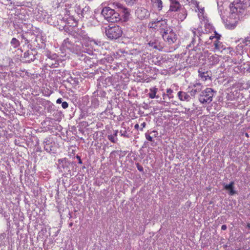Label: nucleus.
<instances>
[{
	"mask_svg": "<svg viewBox=\"0 0 250 250\" xmlns=\"http://www.w3.org/2000/svg\"><path fill=\"white\" fill-rule=\"evenodd\" d=\"M125 16H128L129 15V13L128 12H126L125 13Z\"/></svg>",
	"mask_w": 250,
	"mask_h": 250,
	"instance_id": "45",
	"label": "nucleus"
},
{
	"mask_svg": "<svg viewBox=\"0 0 250 250\" xmlns=\"http://www.w3.org/2000/svg\"><path fill=\"white\" fill-rule=\"evenodd\" d=\"M211 58L213 59V60H215V62H218V61H219L218 56L216 55H212L210 57V59Z\"/></svg>",
	"mask_w": 250,
	"mask_h": 250,
	"instance_id": "33",
	"label": "nucleus"
},
{
	"mask_svg": "<svg viewBox=\"0 0 250 250\" xmlns=\"http://www.w3.org/2000/svg\"><path fill=\"white\" fill-rule=\"evenodd\" d=\"M214 90L210 88H207L202 91L199 96V100L202 104L210 103L212 101Z\"/></svg>",
	"mask_w": 250,
	"mask_h": 250,
	"instance_id": "4",
	"label": "nucleus"
},
{
	"mask_svg": "<svg viewBox=\"0 0 250 250\" xmlns=\"http://www.w3.org/2000/svg\"><path fill=\"white\" fill-rule=\"evenodd\" d=\"M21 38L22 39L21 42L22 43H24L25 44H27L29 42V41L27 40V38L25 37V35H21Z\"/></svg>",
	"mask_w": 250,
	"mask_h": 250,
	"instance_id": "26",
	"label": "nucleus"
},
{
	"mask_svg": "<svg viewBox=\"0 0 250 250\" xmlns=\"http://www.w3.org/2000/svg\"><path fill=\"white\" fill-rule=\"evenodd\" d=\"M138 0H125V1L128 5L132 6Z\"/></svg>",
	"mask_w": 250,
	"mask_h": 250,
	"instance_id": "27",
	"label": "nucleus"
},
{
	"mask_svg": "<svg viewBox=\"0 0 250 250\" xmlns=\"http://www.w3.org/2000/svg\"><path fill=\"white\" fill-rule=\"evenodd\" d=\"M85 9H87L86 10L87 11L88 9V8L85 7V8L83 9L81 11V13L80 14L81 15V17H84V11H85Z\"/></svg>",
	"mask_w": 250,
	"mask_h": 250,
	"instance_id": "36",
	"label": "nucleus"
},
{
	"mask_svg": "<svg viewBox=\"0 0 250 250\" xmlns=\"http://www.w3.org/2000/svg\"><path fill=\"white\" fill-rule=\"evenodd\" d=\"M179 99L182 101H189L191 99L190 95L187 92L179 91L178 93Z\"/></svg>",
	"mask_w": 250,
	"mask_h": 250,
	"instance_id": "16",
	"label": "nucleus"
},
{
	"mask_svg": "<svg viewBox=\"0 0 250 250\" xmlns=\"http://www.w3.org/2000/svg\"><path fill=\"white\" fill-rule=\"evenodd\" d=\"M56 103L57 104H61L62 103V98H59L57 100V101H56Z\"/></svg>",
	"mask_w": 250,
	"mask_h": 250,
	"instance_id": "40",
	"label": "nucleus"
},
{
	"mask_svg": "<svg viewBox=\"0 0 250 250\" xmlns=\"http://www.w3.org/2000/svg\"><path fill=\"white\" fill-rule=\"evenodd\" d=\"M203 88V85L200 83H196L188 87V88L191 89L189 93L191 96L194 97L195 95L201 91Z\"/></svg>",
	"mask_w": 250,
	"mask_h": 250,
	"instance_id": "11",
	"label": "nucleus"
},
{
	"mask_svg": "<svg viewBox=\"0 0 250 250\" xmlns=\"http://www.w3.org/2000/svg\"><path fill=\"white\" fill-rule=\"evenodd\" d=\"M136 167L138 169V170L141 172H143L144 171V168L143 167L140 165L139 163L136 164Z\"/></svg>",
	"mask_w": 250,
	"mask_h": 250,
	"instance_id": "28",
	"label": "nucleus"
},
{
	"mask_svg": "<svg viewBox=\"0 0 250 250\" xmlns=\"http://www.w3.org/2000/svg\"><path fill=\"white\" fill-rule=\"evenodd\" d=\"M145 136H146V139L148 141H150V142H152L153 141V138L150 135L147 134H146Z\"/></svg>",
	"mask_w": 250,
	"mask_h": 250,
	"instance_id": "30",
	"label": "nucleus"
},
{
	"mask_svg": "<svg viewBox=\"0 0 250 250\" xmlns=\"http://www.w3.org/2000/svg\"><path fill=\"white\" fill-rule=\"evenodd\" d=\"M58 63H55V64H53V63H52V64H51V65H52V67L53 68H54V67H57V65H58Z\"/></svg>",
	"mask_w": 250,
	"mask_h": 250,
	"instance_id": "41",
	"label": "nucleus"
},
{
	"mask_svg": "<svg viewBox=\"0 0 250 250\" xmlns=\"http://www.w3.org/2000/svg\"><path fill=\"white\" fill-rule=\"evenodd\" d=\"M134 128L135 129H136L137 130H140V128H139V125L138 124H136L135 125H134Z\"/></svg>",
	"mask_w": 250,
	"mask_h": 250,
	"instance_id": "38",
	"label": "nucleus"
},
{
	"mask_svg": "<svg viewBox=\"0 0 250 250\" xmlns=\"http://www.w3.org/2000/svg\"><path fill=\"white\" fill-rule=\"evenodd\" d=\"M245 136H246L247 138H248V137H249V134H248V133H245Z\"/></svg>",
	"mask_w": 250,
	"mask_h": 250,
	"instance_id": "47",
	"label": "nucleus"
},
{
	"mask_svg": "<svg viewBox=\"0 0 250 250\" xmlns=\"http://www.w3.org/2000/svg\"><path fill=\"white\" fill-rule=\"evenodd\" d=\"M227 226L226 225H223L221 226V229L222 230H225L227 229Z\"/></svg>",
	"mask_w": 250,
	"mask_h": 250,
	"instance_id": "39",
	"label": "nucleus"
},
{
	"mask_svg": "<svg viewBox=\"0 0 250 250\" xmlns=\"http://www.w3.org/2000/svg\"><path fill=\"white\" fill-rule=\"evenodd\" d=\"M43 146L44 150L48 152H51L53 151V146L52 141L50 138H45L43 141Z\"/></svg>",
	"mask_w": 250,
	"mask_h": 250,
	"instance_id": "13",
	"label": "nucleus"
},
{
	"mask_svg": "<svg viewBox=\"0 0 250 250\" xmlns=\"http://www.w3.org/2000/svg\"><path fill=\"white\" fill-rule=\"evenodd\" d=\"M214 46V51H219L221 50L224 49V46L222 42L220 40H215L213 43Z\"/></svg>",
	"mask_w": 250,
	"mask_h": 250,
	"instance_id": "18",
	"label": "nucleus"
},
{
	"mask_svg": "<svg viewBox=\"0 0 250 250\" xmlns=\"http://www.w3.org/2000/svg\"><path fill=\"white\" fill-rule=\"evenodd\" d=\"M165 96V94H163L164 99H165V98H164V96Z\"/></svg>",
	"mask_w": 250,
	"mask_h": 250,
	"instance_id": "52",
	"label": "nucleus"
},
{
	"mask_svg": "<svg viewBox=\"0 0 250 250\" xmlns=\"http://www.w3.org/2000/svg\"><path fill=\"white\" fill-rule=\"evenodd\" d=\"M121 153V150H117L115 151H112L110 153V157L112 156L113 155H115L116 154H117L118 155H120V153Z\"/></svg>",
	"mask_w": 250,
	"mask_h": 250,
	"instance_id": "31",
	"label": "nucleus"
},
{
	"mask_svg": "<svg viewBox=\"0 0 250 250\" xmlns=\"http://www.w3.org/2000/svg\"><path fill=\"white\" fill-rule=\"evenodd\" d=\"M221 35L217 33L216 31L214 32V36H210L209 38V41L212 40L213 39H215V40H220L221 39Z\"/></svg>",
	"mask_w": 250,
	"mask_h": 250,
	"instance_id": "23",
	"label": "nucleus"
},
{
	"mask_svg": "<svg viewBox=\"0 0 250 250\" xmlns=\"http://www.w3.org/2000/svg\"><path fill=\"white\" fill-rule=\"evenodd\" d=\"M112 25L110 24V39H117L122 36V30L119 25Z\"/></svg>",
	"mask_w": 250,
	"mask_h": 250,
	"instance_id": "8",
	"label": "nucleus"
},
{
	"mask_svg": "<svg viewBox=\"0 0 250 250\" xmlns=\"http://www.w3.org/2000/svg\"><path fill=\"white\" fill-rule=\"evenodd\" d=\"M76 158L78 160V161H79V162H78V163H79V164H82V160H81V159L80 156L77 155L76 156Z\"/></svg>",
	"mask_w": 250,
	"mask_h": 250,
	"instance_id": "37",
	"label": "nucleus"
},
{
	"mask_svg": "<svg viewBox=\"0 0 250 250\" xmlns=\"http://www.w3.org/2000/svg\"><path fill=\"white\" fill-rule=\"evenodd\" d=\"M62 106L63 108L66 109L68 106V104L66 102H63L62 104Z\"/></svg>",
	"mask_w": 250,
	"mask_h": 250,
	"instance_id": "32",
	"label": "nucleus"
},
{
	"mask_svg": "<svg viewBox=\"0 0 250 250\" xmlns=\"http://www.w3.org/2000/svg\"><path fill=\"white\" fill-rule=\"evenodd\" d=\"M187 10L185 7H183L176 12L175 16L178 21H183L187 18Z\"/></svg>",
	"mask_w": 250,
	"mask_h": 250,
	"instance_id": "12",
	"label": "nucleus"
},
{
	"mask_svg": "<svg viewBox=\"0 0 250 250\" xmlns=\"http://www.w3.org/2000/svg\"><path fill=\"white\" fill-rule=\"evenodd\" d=\"M68 165L69 162L66 158L59 159L58 160V167L61 171H62V170L64 171L65 168L67 169L68 167Z\"/></svg>",
	"mask_w": 250,
	"mask_h": 250,
	"instance_id": "14",
	"label": "nucleus"
},
{
	"mask_svg": "<svg viewBox=\"0 0 250 250\" xmlns=\"http://www.w3.org/2000/svg\"><path fill=\"white\" fill-rule=\"evenodd\" d=\"M198 76L200 80L204 82L209 81L211 82V77L209 76V73L208 70L203 68H200L198 71Z\"/></svg>",
	"mask_w": 250,
	"mask_h": 250,
	"instance_id": "9",
	"label": "nucleus"
},
{
	"mask_svg": "<svg viewBox=\"0 0 250 250\" xmlns=\"http://www.w3.org/2000/svg\"><path fill=\"white\" fill-rule=\"evenodd\" d=\"M247 5L240 0H235L229 5L230 13L232 18H239V15L243 13Z\"/></svg>",
	"mask_w": 250,
	"mask_h": 250,
	"instance_id": "2",
	"label": "nucleus"
},
{
	"mask_svg": "<svg viewBox=\"0 0 250 250\" xmlns=\"http://www.w3.org/2000/svg\"><path fill=\"white\" fill-rule=\"evenodd\" d=\"M172 93H173V90L171 88L167 89V95L169 99H171V98H173Z\"/></svg>",
	"mask_w": 250,
	"mask_h": 250,
	"instance_id": "25",
	"label": "nucleus"
},
{
	"mask_svg": "<svg viewBox=\"0 0 250 250\" xmlns=\"http://www.w3.org/2000/svg\"><path fill=\"white\" fill-rule=\"evenodd\" d=\"M169 0L170 1V3H172V2H175L176 1H178L177 0Z\"/></svg>",
	"mask_w": 250,
	"mask_h": 250,
	"instance_id": "44",
	"label": "nucleus"
},
{
	"mask_svg": "<svg viewBox=\"0 0 250 250\" xmlns=\"http://www.w3.org/2000/svg\"><path fill=\"white\" fill-rule=\"evenodd\" d=\"M153 5L156 6L158 9L160 11L163 8V2L162 0H151Z\"/></svg>",
	"mask_w": 250,
	"mask_h": 250,
	"instance_id": "21",
	"label": "nucleus"
},
{
	"mask_svg": "<svg viewBox=\"0 0 250 250\" xmlns=\"http://www.w3.org/2000/svg\"><path fill=\"white\" fill-rule=\"evenodd\" d=\"M69 226L70 227H71L73 226V223L71 222L70 223H69Z\"/></svg>",
	"mask_w": 250,
	"mask_h": 250,
	"instance_id": "46",
	"label": "nucleus"
},
{
	"mask_svg": "<svg viewBox=\"0 0 250 250\" xmlns=\"http://www.w3.org/2000/svg\"><path fill=\"white\" fill-rule=\"evenodd\" d=\"M196 4L198 5L197 1H195Z\"/></svg>",
	"mask_w": 250,
	"mask_h": 250,
	"instance_id": "54",
	"label": "nucleus"
},
{
	"mask_svg": "<svg viewBox=\"0 0 250 250\" xmlns=\"http://www.w3.org/2000/svg\"><path fill=\"white\" fill-rule=\"evenodd\" d=\"M112 7H110V23L116 22L121 20L120 12L123 9L122 4L119 3H113Z\"/></svg>",
	"mask_w": 250,
	"mask_h": 250,
	"instance_id": "3",
	"label": "nucleus"
},
{
	"mask_svg": "<svg viewBox=\"0 0 250 250\" xmlns=\"http://www.w3.org/2000/svg\"><path fill=\"white\" fill-rule=\"evenodd\" d=\"M236 26V23H234L230 25V28L231 29H233Z\"/></svg>",
	"mask_w": 250,
	"mask_h": 250,
	"instance_id": "42",
	"label": "nucleus"
},
{
	"mask_svg": "<svg viewBox=\"0 0 250 250\" xmlns=\"http://www.w3.org/2000/svg\"><path fill=\"white\" fill-rule=\"evenodd\" d=\"M247 41H250V40H249L248 39H246V42H247Z\"/></svg>",
	"mask_w": 250,
	"mask_h": 250,
	"instance_id": "50",
	"label": "nucleus"
},
{
	"mask_svg": "<svg viewBox=\"0 0 250 250\" xmlns=\"http://www.w3.org/2000/svg\"><path fill=\"white\" fill-rule=\"evenodd\" d=\"M141 128H140V131H143V128H145L146 126V122H144L141 124Z\"/></svg>",
	"mask_w": 250,
	"mask_h": 250,
	"instance_id": "35",
	"label": "nucleus"
},
{
	"mask_svg": "<svg viewBox=\"0 0 250 250\" xmlns=\"http://www.w3.org/2000/svg\"><path fill=\"white\" fill-rule=\"evenodd\" d=\"M150 92L148 93L149 97L151 99H154V98L156 97L158 98V96H156V94L158 91V88L154 87L151 88L150 89Z\"/></svg>",
	"mask_w": 250,
	"mask_h": 250,
	"instance_id": "20",
	"label": "nucleus"
},
{
	"mask_svg": "<svg viewBox=\"0 0 250 250\" xmlns=\"http://www.w3.org/2000/svg\"><path fill=\"white\" fill-rule=\"evenodd\" d=\"M234 183L233 181L230 182L229 184H224V188L229 191V194L230 195H233L236 193V191L234 190Z\"/></svg>",
	"mask_w": 250,
	"mask_h": 250,
	"instance_id": "17",
	"label": "nucleus"
},
{
	"mask_svg": "<svg viewBox=\"0 0 250 250\" xmlns=\"http://www.w3.org/2000/svg\"><path fill=\"white\" fill-rule=\"evenodd\" d=\"M110 141L113 143L115 142V141L114 140V139L113 137H110Z\"/></svg>",
	"mask_w": 250,
	"mask_h": 250,
	"instance_id": "43",
	"label": "nucleus"
},
{
	"mask_svg": "<svg viewBox=\"0 0 250 250\" xmlns=\"http://www.w3.org/2000/svg\"><path fill=\"white\" fill-rule=\"evenodd\" d=\"M107 138L109 139V135L107 136Z\"/></svg>",
	"mask_w": 250,
	"mask_h": 250,
	"instance_id": "53",
	"label": "nucleus"
},
{
	"mask_svg": "<svg viewBox=\"0 0 250 250\" xmlns=\"http://www.w3.org/2000/svg\"><path fill=\"white\" fill-rule=\"evenodd\" d=\"M148 44L150 46H151V47H152L153 48H155V49H157L158 48V47H157V45L155 44V42H150L148 43Z\"/></svg>",
	"mask_w": 250,
	"mask_h": 250,
	"instance_id": "34",
	"label": "nucleus"
},
{
	"mask_svg": "<svg viewBox=\"0 0 250 250\" xmlns=\"http://www.w3.org/2000/svg\"><path fill=\"white\" fill-rule=\"evenodd\" d=\"M247 227L249 228H250V224H247Z\"/></svg>",
	"mask_w": 250,
	"mask_h": 250,
	"instance_id": "48",
	"label": "nucleus"
},
{
	"mask_svg": "<svg viewBox=\"0 0 250 250\" xmlns=\"http://www.w3.org/2000/svg\"><path fill=\"white\" fill-rule=\"evenodd\" d=\"M70 35L75 39L76 44H73L74 48L77 52H86L87 49L83 46V44L86 46V42L89 41L85 32L81 29H77L71 31Z\"/></svg>",
	"mask_w": 250,
	"mask_h": 250,
	"instance_id": "1",
	"label": "nucleus"
},
{
	"mask_svg": "<svg viewBox=\"0 0 250 250\" xmlns=\"http://www.w3.org/2000/svg\"><path fill=\"white\" fill-rule=\"evenodd\" d=\"M167 20L162 19L152 21L148 23V26L150 28L161 31H166L167 29Z\"/></svg>",
	"mask_w": 250,
	"mask_h": 250,
	"instance_id": "5",
	"label": "nucleus"
},
{
	"mask_svg": "<svg viewBox=\"0 0 250 250\" xmlns=\"http://www.w3.org/2000/svg\"><path fill=\"white\" fill-rule=\"evenodd\" d=\"M193 0H191V1H193ZM187 1H188L189 3L190 2V1H189V0H187Z\"/></svg>",
	"mask_w": 250,
	"mask_h": 250,
	"instance_id": "49",
	"label": "nucleus"
},
{
	"mask_svg": "<svg viewBox=\"0 0 250 250\" xmlns=\"http://www.w3.org/2000/svg\"><path fill=\"white\" fill-rule=\"evenodd\" d=\"M10 43L14 48H17L20 45V42L19 41L15 38H12L10 42Z\"/></svg>",
	"mask_w": 250,
	"mask_h": 250,
	"instance_id": "22",
	"label": "nucleus"
},
{
	"mask_svg": "<svg viewBox=\"0 0 250 250\" xmlns=\"http://www.w3.org/2000/svg\"><path fill=\"white\" fill-rule=\"evenodd\" d=\"M135 14L137 18L140 20L147 19L150 15L148 11L143 7L138 8L136 11Z\"/></svg>",
	"mask_w": 250,
	"mask_h": 250,
	"instance_id": "10",
	"label": "nucleus"
},
{
	"mask_svg": "<svg viewBox=\"0 0 250 250\" xmlns=\"http://www.w3.org/2000/svg\"><path fill=\"white\" fill-rule=\"evenodd\" d=\"M109 11V8L108 7H105L103 8L101 15L106 20L107 22L109 21V16H108V12Z\"/></svg>",
	"mask_w": 250,
	"mask_h": 250,
	"instance_id": "19",
	"label": "nucleus"
},
{
	"mask_svg": "<svg viewBox=\"0 0 250 250\" xmlns=\"http://www.w3.org/2000/svg\"><path fill=\"white\" fill-rule=\"evenodd\" d=\"M183 8L178 1L171 3L169 6L168 11L177 12Z\"/></svg>",
	"mask_w": 250,
	"mask_h": 250,
	"instance_id": "15",
	"label": "nucleus"
},
{
	"mask_svg": "<svg viewBox=\"0 0 250 250\" xmlns=\"http://www.w3.org/2000/svg\"><path fill=\"white\" fill-rule=\"evenodd\" d=\"M208 44H210L211 43V42H209V41H208Z\"/></svg>",
	"mask_w": 250,
	"mask_h": 250,
	"instance_id": "51",
	"label": "nucleus"
},
{
	"mask_svg": "<svg viewBox=\"0 0 250 250\" xmlns=\"http://www.w3.org/2000/svg\"><path fill=\"white\" fill-rule=\"evenodd\" d=\"M37 55L38 52L36 49L28 50L24 53L22 59L24 62L30 63L37 58Z\"/></svg>",
	"mask_w": 250,
	"mask_h": 250,
	"instance_id": "7",
	"label": "nucleus"
},
{
	"mask_svg": "<svg viewBox=\"0 0 250 250\" xmlns=\"http://www.w3.org/2000/svg\"><path fill=\"white\" fill-rule=\"evenodd\" d=\"M164 40L171 44L174 43L177 40V35L171 29H167L162 34Z\"/></svg>",
	"mask_w": 250,
	"mask_h": 250,
	"instance_id": "6",
	"label": "nucleus"
},
{
	"mask_svg": "<svg viewBox=\"0 0 250 250\" xmlns=\"http://www.w3.org/2000/svg\"><path fill=\"white\" fill-rule=\"evenodd\" d=\"M63 44L65 45L67 47L70 48L72 47L74 48V45L72 46V44L71 43V41H69V38H67L64 40ZM74 48L75 49V47H74Z\"/></svg>",
	"mask_w": 250,
	"mask_h": 250,
	"instance_id": "24",
	"label": "nucleus"
},
{
	"mask_svg": "<svg viewBox=\"0 0 250 250\" xmlns=\"http://www.w3.org/2000/svg\"><path fill=\"white\" fill-rule=\"evenodd\" d=\"M105 33L108 38H109V25L105 28Z\"/></svg>",
	"mask_w": 250,
	"mask_h": 250,
	"instance_id": "29",
	"label": "nucleus"
}]
</instances>
